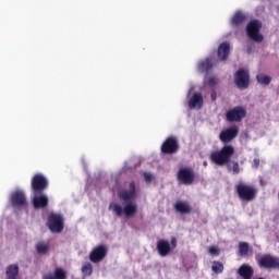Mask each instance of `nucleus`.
I'll list each match as a JSON object with an SVG mask.
<instances>
[{
	"label": "nucleus",
	"instance_id": "nucleus-29",
	"mask_svg": "<svg viewBox=\"0 0 279 279\" xmlns=\"http://www.w3.org/2000/svg\"><path fill=\"white\" fill-rule=\"evenodd\" d=\"M177 175H195V171L191 167H181Z\"/></svg>",
	"mask_w": 279,
	"mask_h": 279
},
{
	"label": "nucleus",
	"instance_id": "nucleus-33",
	"mask_svg": "<svg viewBox=\"0 0 279 279\" xmlns=\"http://www.w3.org/2000/svg\"><path fill=\"white\" fill-rule=\"evenodd\" d=\"M204 84H208V86H217V84H219V78L210 76L208 80H204Z\"/></svg>",
	"mask_w": 279,
	"mask_h": 279
},
{
	"label": "nucleus",
	"instance_id": "nucleus-3",
	"mask_svg": "<svg viewBox=\"0 0 279 279\" xmlns=\"http://www.w3.org/2000/svg\"><path fill=\"white\" fill-rule=\"evenodd\" d=\"M235 193L241 202H254L256 195H258V190L247 183H238L235 185Z\"/></svg>",
	"mask_w": 279,
	"mask_h": 279
},
{
	"label": "nucleus",
	"instance_id": "nucleus-18",
	"mask_svg": "<svg viewBox=\"0 0 279 279\" xmlns=\"http://www.w3.org/2000/svg\"><path fill=\"white\" fill-rule=\"evenodd\" d=\"M238 274L243 279H252V276H254V268H252V266H250L247 264H243L238 269Z\"/></svg>",
	"mask_w": 279,
	"mask_h": 279
},
{
	"label": "nucleus",
	"instance_id": "nucleus-7",
	"mask_svg": "<svg viewBox=\"0 0 279 279\" xmlns=\"http://www.w3.org/2000/svg\"><path fill=\"white\" fill-rule=\"evenodd\" d=\"M234 84L240 90L250 88V72L245 69H240L234 75Z\"/></svg>",
	"mask_w": 279,
	"mask_h": 279
},
{
	"label": "nucleus",
	"instance_id": "nucleus-12",
	"mask_svg": "<svg viewBox=\"0 0 279 279\" xmlns=\"http://www.w3.org/2000/svg\"><path fill=\"white\" fill-rule=\"evenodd\" d=\"M236 136H239V126H231L220 132L219 140L221 143H231Z\"/></svg>",
	"mask_w": 279,
	"mask_h": 279
},
{
	"label": "nucleus",
	"instance_id": "nucleus-40",
	"mask_svg": "<svg viewBox=\"0 0 279 279\" xmlns=\"http://www.w3.org/2000/svg\"><path fill=\"white\" fill-rule=\"evenodd\" d=\"M144 175H150L149 173H144Z\"/></svg>",
	"mask_w": 279,
	"mask_h": 279
},
{
	"label": "nucleus",
	"instance_id": "nucleus-16",
	"mask_svg": "<svg viewBox=\"0 0 279 279\" xmlns=\"http://www.w3.org/2000/svg\"><path fill=\"white\" fill-rule=\"evenodd\" d=\"M213 66H215V59L213 57H209L203 61H199L197 69L201 73H206V72L210 71V69Z\"/></svg>",
	"mask_w": 279,
	"mask_h": 279
},
{
	"label": "nucleus",
	"instance_id": "nucleus-9",
	"mask_svg": "<svg viewBox=\"0 0 279 279\" xmlns=\"http://www.w3.org/2000/svg\"><path fill=\"white\" fill-rule=\"evenodd\" d=\"M246 116L247 110L245 109V107L241 106L234 107L233 109L229 110L226 114L227 120L235 123L243 121V119H245Z\"/></svg>",
	"mask_w": 279,
	"mask_h": 279
},
{
	"label": "nucleus",
	"instance_id": "nucleus-8",
	"mask_svg": "<svg viewBox=\"0 0 279 279\" xmlns=\"http://www.w3.org/2000/svg\"><path fill=\"white\" fill-rule=\"evenodd\" d=\"M10 204L12 208H15L16 210L27 208V198L25 197V193L19 190L11 193Z\"/></svg>",
	"mask_w": 279,
	"mask_h": 279
},
{
	"label": "nucleus",
	"instance_id": "nucleus-1",
	"mask_svg": "<svg viewBox=\"0 0 279 279\" xmlns=\"http://www.w3.org/2000/svg\"><path fill=\"white\" fill-rule=\"evenodd\" d=\"M128 189L129 190H120L118 192L119 199H122V202L126 203L124 208L121 207V205L119 204H113L109 206V210H111L112 208L117 217H122V215L124 214L125 217L130 218L134 217V215L138 213V206H136V203H132L134 202V199H136V183L134 181L130 182Z\"/></svg>",
	"mask_w": 279,
	"mask_h": 279
},
{
	"label": "nucleus",
	"instance_id": "nucleus-4",
	"mask_svg": "<svg viewBox=\"0 0 279 279\" xmlns=\"http://www.w3.org/2000/svg\"><path fill=\"white\" fill-rule=\"evenodd\" d=\"M195 87L191 86L186 99L190 110H202L204 108V95L199 92H193Z\"/></svg>",
	"mask_w": 279,
	"mask_h": 279
},
{
	"label": "nucleus",
	"instance_id": "nucleus-38",
	"mask_svg": "<svg viewBox=\"0 0 279 279\" xmlns=\"http://www.w3.org/2000/svg\"><path fill=\"white\" fill-rule=\"evenodd\" d=\"M44 279H56V275L48 274L44 277Z\"/></svg>",
	"mask_w": 279,
	"mask_h": 279
},
{
	"label": "nucleus",
	"instance_id": "nucleus-14",
	"mask_svg": "<svg viewBox=\"0 0 279 279\" xmlns=\"http://www.w3.org/2000/svg\"><path fill=\"white\" fill-rule=\"evenodd\" d=\"M174 210L180 215H191L193 213V207L190 202L186 201H178L174 204Z\"/></svg>",
	"mask_w": 279,
	"mask_h": 279
},
{
	"label": "nucleus",
	"instance_id": "nucleus-26",
	"mask_svg": "<svg viewBox=\"0 0 279 279\" xmlns=\"http://www.w3.org/2000/svg\"><path fill=\"white\" fill-rule=\"evenodd\" d=\"M194 181V175H178L179 184H193Z\"/></svg>",
	"mask_w": 279,
	"mask_h": 279
},
{
	"label": "nucleus",
	"instance_id": "nucleus-5",
	"mask_svg": "<svg viewBox=\"0 0 279 279\" xmlns=\"http://www.w3.org/2000/svg\"><path fill=\"white\" fill-rule=\"evenodd\" d=\"M48 228L53 234H60L64 230V217L60 214L51 213L48 216Z\"/></svg>",
	"mask_w": 279,
	"mask_h": 279
},
{
	"label": "nucleus",
	"instance_id": "nucleus-34",
	"mask_svg": "<svg viewBox=\"0 0 279 279\" xmlns=\"http://www.w3.org/2000/svg\"><path fill=\"white\" fill-rule=\"evenodd\" d=\"M208 252L211 256H219L220 254L219 246H210Z\"/></svg>",
	"mask_w": 279,
	"mask_h": 279
},
{
	"label": "nucleus",
	"instance_id": "nucleus-2",
	"mask_svg": "<svg viewBox=\"0 0 279 279\" xmlns=\"http://www.w3.org/2000/svg\"><path fill=\"white\" fill-rule=\"evenodd\" d=\"M232 156H234V146L226 145L220 150L213 151L210 160L218 167H226L232 160Z\"/></svg>",
	"mask_w": 279,
	"mask_h": 279
},
{
	"label": "nucleus",
	"instance_id": "nucleus-24",
	"mask_svg": "<svg viewBox=\"0 0 279 279\" xmlns=\"http://www.w3.org/2000/svg\"><path fill=\"white\" fill-rule=\"evenodd\" d=\"M256 80L262 86H269V84H271V76L265 74H257Z\"/></svg>",
	"mask_w": 279,
	"mask_h": 279
},
{
	"label": "nucleus",
	"instance_id": "nucleus-36",
	"mask_svg": "<svg viewBox=\"0 0 279 279\" xmlns=\"http://www.w3.org/2000/svg\"><path fill=\"white\" fill-rule=\"evenodd\" d=\"M258 167H260V159L255 158V159L253 160V168H254V169H258Z\"/></svg>",
	"mask_w": 279,
	"mask_h": 279
},
{
	"label": "nucleus",
	"instance_id": "nucleus-28",
	"mask_svg": "<svg viewBox=\"0 0 279 279\" xmlns=\"http://www.w3.org/2000/svg\"><path fill=\"white\" fill-rule=\"evenodd\" d=\"M211 271H214V274H223V264L217 260L213 262Z\"/></svg>",
	"mask_w": 279,
	"mask_h": 279
},
{
	"label": "nucleus",
	"instance_id": "nucleus-15",
	"mask_svg": "<svg viewBox=\"0 0 279 279\" xmlns=\"http://www.w3.org/2000/svg\"><path fill=\"white\" fill-rule=\"evenodd\" d=\"M157 252L159 256H169L171 254V244L167 240H159L157 242Z\"/></svg>",
	"mask_w": 279,
	"mask_h": 279
},
{
	"label": "nucleus",
	"instance_id": "nucleus-37",
	"mask_svg": "<svg viewBox=\"0 0 279 279\" xmlns=\"http://www.w3.org/2000/svg\"><path fill=\"white\" fill-rule=\"evenodd\" d=\"M144 178H145V182H146L147 184L151 183L153 180H154V175H145Z\"/></svg>",
	"mask_w": 279,
	"mask_h": 279
},
{
	"label": "nucleus",
	"instance_id": "nucleus-11",
	"mask_svg": "<svg viewBox=\"0 0 279 279\" xmlns=\"http://www.w3.org/2000/svg\"><path fill=\"white\" fill-rule=\"evenodd\" d=\"M258 265L264 269H279V257L270 254L263 255L258 259Z\"/></svg>",
	"mask_w": 279,
	"mask_h": 279
},
{
	"label": "nucleus",
	"instance_id": "nucleus-23",
	"mask_svg": "<svg viewBox=\"0 0 279 279\" xmlns=\"http://www.w3.org/2000/svg\"><path fill=\"white\" fill-rule=\"evenodd\" d=\"M244 22H245V15L241 11H238L231 19L232 25H241Z\"/></svg>",
	"mask_w": 279,
	"mask_h": 279
},
{
	"label": "nucleus",
	"instance_id": "nucleus-19",
	"mask_svg": "<svg viewBox=\"0 0 279 279\" xmlns=\"http://www.w3.org/2000/svg\"><path fill=\"white\" fill-rule=\"evenodd\" d=\"M228 56H230V44L222 43L218 47V58L219 60H228Z\"/></svg>",
	"mask_w": 279,
	"mask_h": 279
},
{
	"label": "nucleus",
	"instance_id": "nucleus-6",
	"mask_svg": "<svg viewBox=\"0 0 279 279\" xmlns=\"http://www.w3.org/2000/svg\"><path fill=\"white\" fill-rule=\"evenodd\" d=\"M260 27H263V24L257 20L251 21L246 26L247 36L251 40H254V43H263Z\"/></svg>",
	"mask_w": 279,
	"mask_h": 279
},
{
	"label": "nucleus",
	"instance_id": "nucleus-35",
	"mask_svg": "<svg viewBox=\"0 0 279 279\" xmlns=\"http://www.w3.org/2000/svg\"><path fill=\"white\" fill-rule=\"evenodd\" d=\"M171 250H175V247H178V240L175 238H171Z\"/></svg>",
	"mask_w": 279,
	"mask_h": 279
},
{
	"label": "nucleus",
	"instance_id": "nucleus-17",
	"mask_svg": "<svg viewBox=\"0 0 279 279\" xmlns=\"http://www.w3.org/2000/svg\"><path fill=\"white\" fill-rule=\"evenodd\" d=\"M49 208V196L43 193H36V209Z\"/></svg>",
	"mask_w": 279,
	"mask_h": 279
},
{
	"label": "nucleus",
	"instance_id": "nucleus-31",
	"mask_svg": "<svg viewBox=\"0 0 279 279\" xmlns=\"http://www.w3.org/2000/svg\"><path fill=\"white\" fill-rule=\"evenodd\" d=\"M32 190H33L32 204H33V207L36 208V175H34L32 179Z\"/></svg>",
	"mask_w": 279,
	"mask_h": 279
},
{
	"label": "nucleus",
	"instance_id": "nucleus-30",
	"mask_svg": "<svg viewBox=\"0 0 279 279\" xmlns=\"http://www.w3.org/2000/svg\"><path fill=\"white\" fill-rule=\"evenodd\" d=\"M83 276H93V264L86 263L82 266L81 269Z\"/></svg>",
	"mask_w": 279,
	"mask_h": 279
},
{
	"label": "nucleus",
	"instance_id": "nucleus-27",
	"mask_svg": "<svg viewBox=\"0 0 279 279\" xmlns=\"http://www.w3.org/2000/svg\"><path fill=\"white\" fill-rule=\"evenodd\" d=\"M229 171H232V173L234 174H239L241 173V167H239V162L232 161L230 159V161L227 163Z\"/></svg>",
	"mask_w": 279,
	"mask_h": 279
},
{
	"label": "nucleus",
	"instance_id": "nucleus-25",
	"mask_svg": "<svg viewBox=\"0 0 279 279\" xmlns=\"http://www.w3.org/2000/svg\"><path fill=\"white\" fill-rule=\"evenodd\" d=\"M250 254V243L240 242L239 243V256H247Z\"/></svg>",
	"mask_w": 279,
	"mask_h": 279
},
{
	"label": "nucleus",
	"instance_id": "nucleus-21",
	"mask_svg": "<svg viewBox=\"0 0 279 279\" xmlns=\"http://www.w3.org/2000/svg\"><path fill=\"white\" fill-rule=\"evenodd\" d=\"M49 242H38L36 244V252L39 256H47L49 254Z\"/></svg>",
	"mask_w": 279,
	"mask_h": 279
},
{
	"label": "nucleus",
	"instance_id": "nucleus-39",
	"mask_svg": "<svg viewBox=\"0 0 279 279\" xmlns=\"http://www.w3.org/2000/svg\"><path fill=\"white\" fill-rule=\"evenodd\" d=\"M217 100V93L213 92L211 93V101H216Z\"/></svg>",
	"mask_w": 279,
	"mask_h": 279
},
{
	"label": "nucleus",
	"instance_id": "nucleus-22",
	"mask_svg": "<svg viewBox=\"0 0 279 279\" xmlns=\"http://www.w3.org/2000/svg\"><path fill=\"white\" fill-rule=\"evenodd\" d=\"M48 183H47V179H45V177L43 175H37L36 177V193H43V191H45V189H47Z\"/></svg>",
	"mask_w": 279,
	"mask_h": 279
},
{
	"label": "nucleus",
	"instance_id": "nucleus-10",
	"mask_svg": "<svg viewBox=\"0 0 279 279\" xmlns=\"http://www.w3.org/2000/svg\"><path fill=\"white\" fill-rule=\"evenodd\" d=\"M106 256H108V246L100 244L92 250L89 260L94 264L101 263Z\"/></svg>",
	"mask_w": 279,
	"mask_h": 279
},
{
	"label": "nucleus",
	"instance_id": "nucleus-13",
	"mask_svg": "<svg viewBox=\"0 0 279 279\" xmlns=\"http://www.w3.org/2000/svg\"><path fill=\"white\" fill-rule=\"evenodd\" d=\"M178 149H179L178 137H173V136L168 137L161 145L162 154H175Z\"/></svg>",
	"mask_w": 279,
	"mask_h": 279
},
{
	"label": "nucleus",
	"instance_id": "nucleus-32",
	"mask_svg": "<svg viewBox=\"0 0 279 279\" xmlns=\"http://www.w3.org/2000/svg\"><path fill=\"white\" fill-rule=\"evenodd\" d=\"M54 278L56 279H66V271L62 268H56Z\"/></svg>",
	"mask_w": 279,
	"mask_h": 279
},
{
	"label": "nucleus",
	"instance_id": "nucleus-20",
	"mask_svg": "<svg viewBox=\"0 0 279 279\" xmlns=\"http://www.w3.org/2000/svg\"><path fill=\"white\" fill-rule=\"evenodd\" d=\"M7 279H19V266L16 264H11L5 270Z\"/></svg>",
	"mask_w": 279,
	"mask_h": 279
}]
</instances>
